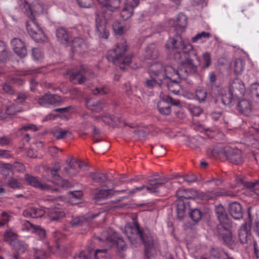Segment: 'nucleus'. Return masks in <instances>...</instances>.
Returning a JSON list of instances; mask_svg holds the SVG:
<instances>
[{"instance_id": "31", "label": "nucleus", "mask_w": 259, "mask_h": 259, "mask_svg": "<svg viewBox=\"0 0 259 259\" xmlns=\"http://www.w3.org/2000/svg\"><path fill=\"white\" fill-rule=\"evenodd\" d=\"M126 5L127 6L122 9L120 13L121 17L124 20H126L132 17L134 12V8L136 7L132 6V4L128 2V0H126Z\"/></svg>"}, {"instance_id": "33", "label": "nucleus", "mask_w": 259, "mask_h": 259, "mask_svg": "<svg viewBox=\"0 0 259 259\" xmlns=\"http://www.w3.org/2000/svg\"><path fill=\"white\" fill-rule=\"evenodd\" d=\"M77 161L73 159L70 160L69 162L68 167H65L64 168L63 172L65 175H68L70 177L75 176L77 175L78 171L75 169V164H76Z\"/></svg>"}, {"instance_id": "13", "label": "nucleus", "mask_w": 259, "mask_h": 259, "mask_svg": "<svg viewBox=\"0 0 259 259\" xmlns=\"http://www.w3.org/2000/svg\"><path fill=\"white\" fill-rule=\"evenodd\" d=\"M237 194L236 193L231 191H227L224 189L214 190L208 191L205 193L203 192V197H202V200H207L222 196H230L231 197H234Z\"/></svg>"}, {"instance_id": "26", "label": "nucleus", "mask_w": 259, "mask_h": 259, "mask_svg": "<svg viewBox=\"0 0 259 259\" xmlns=\"http://www.w3.org/2000/svg\"><path fill=\"white\" fill-rule=\"evenodd\" d=\"M145 56L147 59H155L158 58L159 51L154 44H150L147 47Z\"/></svg>"}, {"instance_id": "47", "label": "nucleus", "mask_w": 259, "mask_h": 259, "mask_svg": "<svg viewBox=\"0 0 259 259\" xmlns=\"http://www.w3.org/2000/svg\"><path fill=\"white\" fill-rule=\"evenodd\" d=\"M250 91L253 98L259 99V84L258 83H252L250 86Z\"/></svg>"}, {"instance_id": "63", "label": "nucleus", "mask_w": 259, "mask_h": 259, "mask_svg": "<svg viewBox=\"0 0 259 259\" xmlns=\"http://www.w3.org/2000/svg\"><path fill=\"white\" fill-rule=\"evenodd\" d=\"M3 90L6 93L9 94L10 95H13L14 93V91L12 87L7 83L3 84Z\"/></svg>"}, {"instance_id": "30", "label": "nucleus", "mask_w": 259, "mask_h": 259, "mask_svg": "<svg viewBox=\"0 0 259 259\" xmlns=\"http://www.w3.org/2000/svg\"><path fill=\"white\" fill-rule=\"evenodd\" d=\"M86 105L88 108L96 112L101 111L105 107V103L101 101H92L89 100L87 101Z\"/></svg>"}, {"instance_id": "3", "label": "nucleus", "mask_w": 259, "mask_h": 259, "mask_svg": "<svg viewBox=\"0 0 259 259\" xmlns=\"http://www.w3.org/2000/svg\"><path fill=\"white\" fill-rule=\"evenodd\" d=\"M18 4L20 9L29 18L26 23V28L29 35L36 42L45 41L46 39V35L36 22L30 5L25 0H19Z\"/></svg>"}, {"instance_id": "42", "label": "nucleus", "mask_w": 259, "mask_h": 259, "mask_svg": "<svg viewBox=\"0 0 259 259\" xmlns=\"http://www.w3.org/2000/svg\"><path fill=\"white\" fill-rule=\"evenodd\" d=\"M113 29L116 34L121 35L128 29V27L126 28L120 22L116 21L113 24Z\"/></svg>"}, {"instance_id": "45", "label": "nucleus", "mask_w": 259, "mask_h": 259, "mask_svg": "<svg viewBox=\"0 0 259 259\" xmlns=\"http://www.w3.org/2000/svg\"><path fill=\"white\" fill-rule=\"evenodd\" d=\"M210 33L205 31H202L197 33L195 36L192 38L193 42H196L199 40H203V39H208L210 37Z\"/></svg>"}, {"instance_id": "59", "label": "nucleus", "mask_w": 259, "mask_h": 259, "mask_svg": "<svg viewBox=\"0 0 259 259\" xmlns=\"http://www.w3.org/2000/svg\"><path fill=\"white\" fill-rule=\"evenodd\" d=\"M20 131H27L28 130H31L32 131H37L38 130V128L37 126L33 124H28L27 125H22L19 128Z\"/></svg>"}, {"instance_id": "62", "label": "nucleus", "mask_w": 259, "mask_h": 259, "mask_svg": "<svg viewBox=\"0 0 259 259\" xmlns=\"http://www.w3.org/2000/svg\"><path fill=\"white\" fill-rule=\"evenodd\" d=\"M11 141V138L9 136H3L0 137V145L2 146L8 145Z\"/></svg>"}, {"instance_id": "24", "label": "nucleus", "mask_w": 259, "mask_h": 259, "mask_svg": "<svg viewBox=\"0 0 259 259\" xmlns=\"http://www.w3.org/2000/svg\"><path fill=\"white\" fill-rule=\"evenodd\" d=\"M87 75V72L83 74L80 72H75L70 75V79L74 84H82L85 81Z\"/></svg>"}, {"instance_id": "22", "label": "nucleus", "mask_w": 259, "mask_h": 259, "mask_svg": "<svg viewBox=\"0 0 259 259\" xmlns=\"http://www.w3.org/2000/svg\"><path fill=\"white\" fill-rule=\"evenodd\" d=\"M237 110L240 113L248 115L251 110L250 102L245 99L240 100L237 104Z\"/></svg>"}, {"instance_id": "40", "label": "nucleus", "mask_w": 259, "mask_h": 259, "mask_svg": "<svg viewBox=\"0 0 259 259\" xmlns=\"http://www.w3.org/2000/svg\"><path fill=\"white\" fill-rule=\"evenodd\" d=\"M7 185L10 188L15 190L22 189L24 188L23 184L17 179L14 178H11L9 180Z\"/></svg>"}, {"instance_id": "18", "label": "nucleus", "mask_w": 259, "mask_h": 259, "mask_svg": "<svg viewBox=\"0 0 259 259\" xmlns=\"http://www.w3.org/2000/svg\"><path fill=\"white\" fill-rule=\"evenodd\" d=\"M115 191L112 189L100 190L95 193L93 199L95 201V203L98 204H101L100 203L101 201L110 198L114 194Z\"/></svg>"}, {"instance_id": "64", "label": "nucleus", "mask_w": 259, "mask_h": 259, "mask_svg": "<svg viewBox=\"0 0 259 259\" xmlns=\"http://www.w3.org/2000/svg\"><path fill=\"white\" fill-rule=\"evenodd\" d=\"M12 156L11 152L8 150L0 149V158H8Z\"/></svg>"}, {"instance_id": "56", "label": "nucleus", "mask_w": 259, "mask_h": 259, "mask_svg": "<svg viewBox=\"0 0 259 259\" xmlns=\"http://www.w3.org/2000/svg\"><path fill=\"white\" fill-rule=\"evenodd\" d=\"M77 3L80 7L85 8H90L93 3V0H77Z\"/></svg>"}, {"instance_id": "54", "label": "nucleus", "mask_w": 259, "mask_h": 259, "mask_svg": "<svg viewBox=\"0 0 259 259\" xmlns=\"http://www.w3.org/2000/svg\"><path fill=\"white\" fill-rule=\"evenodd\" d=\"M204 68L208 67L211 64L210 55L208 52H205L202 55Z\"/></svg>"}, {"instance_id": "2", "label": "nucleus", "mask_w": 259, "mask_h": 259, "mask_svg": "<svg viewBox=\"0 0 259 259\" xmlns=\"http://www.w3.org/2000/svg\"><path fill=\"white\" fill-rule=\"evenodd\" d=\"M124 233L133 244L141 241L144 244L145 252L149 256V253L153 248V239L149 230L142 229L137 223H135L133 226H126Z\"/></svg>"}, {"instance_id": "52", "label": "nucleus", "mask_w": 259, "mask_h": 259, "mask_svg": "<svg viewBox=\"0 0 259 259\" xmlns=\"http://www.w3.org/2000/svg\"><path fill=\"white\" fill-rule=\"evenodd\" d=\"M32 57L34 61H39L42 58L43 54L40 50L33 48L32 49Z\"/></svg>"}, {"instance_id": "28", "label": "nucleus", "mask_w": 259, "mask_h": 259, "mask_svg": "<svg viewBox=\"0 0 259 259\" xmlns=\"http://www.w3.org/2000/svg\"><path fill=\"white\" fill-rule=\"evenodd\" d=\"M11 245L14 249L19 254H23L28 250V245L24 242L14 240L11 242Z\"/></svg>"}, {"instance_id": "55", "label": "nucleus", "mask_w": 259, "mask_h": 259, "mask_svg": "<svg viewBox=\"0 0 259 259\" xmlns=\"http://www.w3.org/2000/svg\"><path fill=\"white\" fill-rule=\"evenodd\" d=\"M189 110L192 115L196 116L200 115L202 112V109L200 107L194 105L190 106Z\"/></svg>"}, {"instance_id": "50", "label": "nucleus", "mask_w": 259, "mask_h": 259, "mask_svg": "<svg viewBox=\"0 0 259 259\" xmlns=\"http://www.w3.org/2000/svg\"><path fill=\"white\" fill-rule=\"evenodd\" d=\"M37 101L40 105L46 107H49V94H46L41 97H39Z\"/></svg>"}, {"instance_id": "8", "label": "nucleus", "mask_w": 259, "mask_h": 259, "mask_svg": "<svg viewBox=\"0 0 259 259\" xmlns=\"http://www.w3.org/2000/svg\"><path fill=\"white\" fill-rule=\"evenodd\" d=\"M119 4L114 1L107 2L102 6V12L99 14L102 19L108 22L112 19L114 12L119 7Z\"/></svg>"}, {"instance_id": "11", "label": "nucleus", "mask_w": 259, "mask_h": 259, "mask_svg": "<svg viewBox=\"0 0 259 259\" xmlns=\"http://www.w3.org/2000/svg\"><path fill=\"white\" fill-rule=\"evenodd\" d=\"M24 178L27 183L33 187L39 188L43 191L51 192L58 191L57 189H53L49 185L41 183L38 177L31 176L28 174H26Z\"/></svg>"}, {"instance_id": "49", "label": "nucleus", "mask_w": 259, "mask_h": 259, "mask_svg": "<svg viewBox=\"0 0 259 259\" xmlns=\"http://www.w3.org/2000/svg\"><path fill=\"white\" fill-rule=\"evenodd\" d=\"M11 216L6 212L3 211L1 213L0 219V227L4 226L10 220Z\"/></svg>"}, {"instance_id": "23", "label": "nucleus", "mask_w": 259, "mask_h": 259, "mask_svg": "<svg viewBox=\"0 0 259 259\" xmlns=\"http://www.w3.org/2000/svg\"><path fill=\"white\" fill-rule=\"evenodd\" d=\"M24 225L26 226L28 230H32V231L39 236L40 239L46 237V231L39 226H36L29 221H25Z\"/></svg>"}, {"instance_id": "44", "label": "nucleus", "mask_w": 259, "mask_h": 259, "mask_svg": "<svg viewBox=\"0 0 259 259\" xmlns=\"http://www.w3.org/2000/svg\"><path fill=\"white\" fill-rule=\"evenodd\" d=\"M190 217L192 220L195 222H198L201 219L202 215L200 210L198 209H194L192 210L190 212Z\"/></svg>"}, {"instance_id": "6", "label": "nucleus", "mask_w": 259, "mask_h": 259, "mask_svg": "<svg viewBox=\"0 0 259 259\" xmlns=\"http://www.w3.org/2000/svg\"><path fill=\"white\" fill-rule=\"evenodd\" d=\"M167 182L166 179L152 178L148 180L147 185H143L140 187H136L130 191V195H133L135 192L145 190L149 193L155 194H164L166 192V189L164 186Z\"/></svg>"}, {"instance_id": "12", "label": "nucleus", "mask_w": 259, "mask_h": 259, "mask_svg": "<svg viewBox=\"0 0 259 259\" xmlns=\"http://www.w3.org/2000/svg\"><path fill=\"white\" fill-rule=\"evenodd\" d=\"M89 47L87 40L80 36L75 37L71 40V49L74 53H84L88 51Z\"/></svg>"}, {"instance_id": "19", "label": "nucleus", "mask_w": 259, "mask_h": 259, "mask_svg": "<svg viewBox=\"0 0 259 259\" xmlns=\"http://www.w3.org/2000/svg\"><path fill=\"white\" fill-rule=\"evenodd\" d=\"M56 35L57 40L62 45L67 47L70 42V35L68 31L63 27H60L56 30Z\"/></svg>"}, {"instance_id": "25", "label": "nucleus", "mask_w": 259, "mask_h": 259, "mask_svg": "<svg viewBox=\"0 0 259 259\" xmlns=\"http://www.w3.org/2000/svg\"><path fill=\"white\" fill-rule=\"evenodd\" d=\"M161 100L157 103V108L159 112L165 115H168L171 113V108L167 102L164 101V97L160 96Z\"/></svg>"}, {"instance_id": "9", "label": "nucleus", "mask_w": 259, "mask_h": 259, "mask_svg": "<svg viewBox=\"0 0 259 259\" xmlns=\"http://www.w3.org/2000/svg\"><path fill=\"white\" fill-rule=\"evenodd\" d=\"M215 213L218 220L220 222L219 228H223L224 230H228L232 225L231 221L229 220L224 207L221 205H218L215 207Z\"/></svg>"}, {"instance_id": "58", "label": "nucleus", "mask_w": 259, "mask_h": 259, "mask_svg": "<svg viewBox=\"0 0 259 259\" xmlns=\"http://www.w3.org/2000/svg\"><path fill=\"white\" fill-rule=\"evenodd\" d=\"M55 184L64 188H68L70 186L69 181L66 180L62 179L61 178H60Z\"/></svg>"}, {"instance_id": "37", "label": "nucleus", "mask_w": 259, "mask_h": 259, "mask_svg": "<svg viewBox=\"0 0 259 259\" xmlns=\"http://www.w3.org/2000/svg\"><path fill=\"white\" fill-rule=\"evenodd\" d=\"M49 107L51 106H56L61 105L63 102L61 97L56 94H49Z\"/></svg>"}, {"instance_id": "38", "label": "nucleus", "mask_w": 259, "mask_h": 259, "mask_svg": "<svg viewBox=\"0 0 259 259\" xmlns=\"http://www.w3.org/2000/svg\"><path fill=\"white\" fill-rule=\"evenodd\" d=\"M9 57L8 52L6 44L0 41V62L6 61Z\"/></svg>"}, {"instance_id": "39", "label": "nucleus", "mask_w": 259, "mask_h": 259, "mask_svg": "<svg viewBox=\"0 0 259 259\" xmlns=\"http://www.w3.org/2000/svg\"><path fill=\"white\" fill-rule=\"evenodd\" d=\"M195 95L196 99L200 103H203L207 98V93L204 89L199 88L196 90Z\"/></svg>"}, {"instance_id": "57", "label": "nucleus", "mask_w": 259, "mask_h": 259, "mask_svg": "<svg viewBox=\"0 0 259 259\" xmlns=\"http://www.w3.org/2000/svg\"><path fill=\"white\" fill-rule=\"evenodd\" d=\"M16 236V234L11 231H6L5 233V235H4V237H5V240L7 241H10L11 240V242L13 241V240H14V238H15Z\"/></svg>"}, {"instance_id": "21", "label": "nucleus", "mask_w": 259, "mask_h": 259, "mask_svg": "<svg viewBox=\"0 0 259 259\" xmlns=\"http://www.w3.org/2000/svg\"><path fill=\"white\" fill-rule=\"evenodd\" d=\"M45 213V211L42 208L33 207L24 210L23 215L26 218H38L42 217Z\"/></svg>"}, {"instance_id": "20", "label": "nucleus", "mask_w": 259, "mask_h": 259, "mask_svg": "<svg viewBox=\"0 0 259 259\" xmlns=\"http://www.w3.org/2000/svg\"><path fill=\"white\" fill-rule=\"evenodd\" d=\"M239 238L240 242L243 244L247 243L248 240L251 238V232L250 227L246 223H243L240 227L238 233Z\"/></svg>"}, {"instance_id": "36", "label": "nucleus", "mask_w": 259, "mask_h": 259, "mask_svg": "<svg viewBox=\"0 0 259 259\" xmlns=\"http://www.w3.org/2000/svg\"><path fill=\"white\" fill-rule=\"evenodd\" d=\"M22 111V109L13 103H8L5 109V113L8 115H14Z\"/></svg>"}, {"instance_id": "32", "label": "nucleus", "mask_w": 259, "mask_h": 259, "mask_svg": "<svg viewBox=\"0 0 259 259\" xmlns=\"http://www.w3.org/2000/svg\"><path fill=\"white\" fill-rule=\"evenodd\" d=\"M232 88L236 95H243L245 92V87L243 82L236 79L233 82Z\"/></svg>"}, {"instance_id": "48", "label": "nucleus", "mask_w": 259, "mask_h": 259, "mask_svg": "<svg viewBox=\"0 0 259 259\" xmlns=\"http://www.w3.org/2000/svg\"><path fill=\"white\" fill-rule=\"evenodd\" d=\"M29 97V94L27 92H19L17 94L15 101L19 103H23Z\"/></svg>"}, {"instance_id": "61", "label": "nucleus", "mask_w": 259, "mask_h": 259, "mask_svg": "<svg viewBox=\"0 0 259 259\" xmlns=\"http://www.w3.org/2000/svg\"><path fill=\"white\" fill-rule=\"evenodd\" d=\"M34 250V259H45L46 253L41 250H37L35 248Z\"/></svg>"}, {"instance_id": "46", "label": "nucleus", "mask_w": 259, "mask_h": 259, "mask_svg": "<svg viewBox=\"0 0 259 259\" xmlns=\"http://www.w3.org/2000/svg\"><path fill=\"white\" fill-rule=\"evenodd\" d=\"M244 68L243 61L240 59H236L234 62V71L236 74H240Z\"/></svg>"}, {"instance_id": "51", "label": "nucleus", "mask_w": 259, "mask_h": 259, "mask_svg": "<svg viewBox=\"0 0 259 259\" xmlns=\"http://www.w3.org/2000/svg\"><path fill=\"white\" fill-rule=\"evenodd\" d=\"M157 80L158 79L155 78V77H150V78L148 79L146 81V86L149 88H152L156 85H160L162 84H164V83H162V82L158 81Z\"/></svg>"}, {"instance_id": "35", "label": "nucleus", "mask_w": 259, "mask_h": 259, "mask_svg": "<svg viewBox=\"0 0 259 259\" xmlns=\"http://www.w3.org/2000/svg\"><path fill=\"white\" fill-rule=\"evenodd\" d=\"M90 176L95 183H103L106 182L108 179L107 176L105 174L101 172H91Z\"/></svg>"}, {"instance_id": "15", "label": "nucleus", "mask_w": 259, "mask_h": 259, "mask_svg": "<svg viewBox=\"0 0 259 259\" xmlns=\"http://www.w3.org/2000/svg\"><path fill=\"white\" fill-rule=\"evenodd\" d=\"M227 159L234 164H238L242 162L241 152L238 149H227L224 151Z\"/></svg>"}, {"instance_id": "60", "label": "nucleus", "mask_w": 259, "mask_h": 259, "mask_svg": "<svg viewBox=\"0 0 259 259\" xmlns=\"http://www.w3.org/2000/svg\"><path fill=\"white\" fill-rule=\"evenodd\" d=\"M83 219L82 217H77L73 218L70 222L72 226H77L81 225L83 222Z\"/></svg>"}, {"instance_id": "10", "label": "nucleus", "mask_w": 259, "mask_h": 259, "mask_svg": "<svg viewBox=\"0 0 259 259\" xmlns=\"http://www.w3.org/2000/svg\"><path fill=\"white\" fill-rule=\"evenodd\" d=\"M96 33L100 38H107L109 35L107 22L102 19L99 13L96 14Z\"/></svg>"}, {"instance_id": "7", "label": "nucleus", "mask_w": 259, "mask_h": 259, "mask_svg": "<svg viewBox=\"0 0 259 259\" xmlns=\"http://www.w3.org/2000/svg\"><path fill=\"white\" fill-rule=\"evenodd\" d=\"M103 238L108 242H112L116 244L117 251L120 256H123L121 252L126 249L127 246L123 239L120 237L119 234L113 230L109 229L103 233Z\"/></svg>"}, {"instance_id": "17", "label": "nucleus", "mask_w": 259, "mask_h": 259, "mask_svg": "<svg viewBox=\"0 0 259 259\" xmlns=\"http://www.w3.org/2000/svg\"><path fill=\"white\" fill-rule=\"evenodd\" d=\"M229 212L232 217L236 220L243 217V210L241 204L237 202H233L229 205Z\"/></svg>"}, {"instance_id": "34", "label": "nucleus", "mask_w": 259, "mask_h": 259, "mask_svg": "<svg viewBox=\"0 0 259 259\" xmlns=\"http://www.w3.org/2000/svg\"><path fill=\"white\" fill-rule=\"evenodd\" d=\"M52 134L57 139H64L71 133L68 130H63L60 127H55L52 131Z\"/></svg>"}, {"instance_id": "1", "label": "nucleus", "mask_w": 259, "mask_h": 259, "mask_svg": "<svg viewBox=\"0 0 259 259\" xmlns=\"http://www.w3.org/2000/svg\"><path fill=\"white\" fill-rule=\"evenodd\" d=\"M166 46L168 49L175 50L177 52L174 57L175 59L180 60L181 65L176 70L171 66H164L161 63L155 62L150 66L149 73L151 77H155L158 81L162 82L170 90V83L167 80L178 83L181 80L185 79L190 73L197 71V66L194 65L191 57H195L199 63L200 60L189 41L182 40L180 34H177L175 37L170 38Z\"/></svg>"}, {"instance_id": "27", "label": "nucleus", "mask_w": 259, "mask_h": 259, "mask_svg": "<svg viewBox=\"0 0 259 259\" xmlns=\"http://www.w3.org/2000/svg\"><path fill=\"white\" fill-rule=\"evenodd\" d=\"M240 181L245 188L250 191L253 192L259 196V180L255 182H250L244 181L243 179H240Z\"/></svg>"}, {"instance_id": "29", "label": "nucleus", "mask_w": 259, "mask_h": 259, "mask_svg": "<svg viewBox=\"0 0 259 259\" xmlns=\"http://www.w3.org/2000/svg\"><path fill=\"white\" fill-rule=\"evenodd\" d=\"M187 18L184 14H179L177 18L176 29L179 31H184L187 26Z\"/></svg>"}, {"instance_id": "41", "label": "nucleus", "mask_w": 259, "mask_h": 259, "mask_svg": "<svg viewBox=\"0 0 259 259\" xmlns=\"http://www.w3.org/2000/svg\"><path fill=\"white\" fill-rule=\"evenodd\" d=\"M233 100V92L229 91L222 95L221 97L222 103L225 106H230Z\"/></svg>"}, {"instance_id": "5", "label": "nucleus", "mask_w": 259, "mask_h": 259, "mask_svg": "<svg viewBox=\"0 0 259 259\" xmlns=\"http://www.w3.org/2000/svg\"><path fill=\"white\" fill-rule=\"evenodd\" d=\"M178 199L177 200V214L180 219H182L189 206L187 205L185 199H200L202 200L203 192H199L194 189L180 190L177 191Z\"/></svg>"}, {"instance_id": "43", "label": "nucleus", "mask_w": 259, "mask_h": 259, "mask_svg": "<svg viewBox=\"0 0 259 259\" xmlns=\"http://www.w3.org/2000/svg\"><path fill=\"white\" fill-rule=\"evenodd\" d=\"M64 216V213L62 211L52 209L49 211V217L51 221H58Z\"/></svg>"}, {"instance_id": "53", "label": "nucleus", "mask_w": 259, "mask_h": 259, "mask_svg": "<svg viewBox=\"0 0 259 259\" xmlns=\"http://www.w3.org/2000/svg\"><path fill=\"white\" fill-rule=\"evenodd\" d=\"M94 95H105L108 93V89L103 87H95L91 89Z\"/></svg>"}, {"instance_id": "16", "label": "nucleus", "mask_w": 259, "mask_h": 259, "mask_svg": "<svg viewBox=\"0 0 259 259\" xmlns=\"http://www.w3.org/2000/svg\"><path fill=\"white\" fill-rule=\"evenodd\" d=\"M60 167L55 166L51 169L48 168L46 170V173L42 175V178L48 182L55 183L60 177L58 174Z\"/></svg>"}, {"instance_id": "4", "label": "nucleus", "mask_w": 259, "mask_h": 259, "mask_svg": "<svg viewBox=\"0 0 259 259\" xmlns=\"http://www.w3.org/2000/svg\"><path fill=\"white\" fill-rule=\"evenodd\" d=\"M127 49L126 42L122 39L118 42L115 48L108 51L107 58L115 65L119 66L121 69H124L131 62L132 57L125 56V52Z\"/></svg>"}, {"instance_id": "14", "label": "nucleus", "mask_w": 259, "mask_h": 259, "mask_svg": "<svg viewBox=\"0 0 259 259\" xmlns=\"http://www.w3.org/2000/svg\"><path fill=\"white\" fill-rule=\"evenodd\" d=\"M15 53L21 58L27 55L26 46L24 41L19 38H14L11 41Z\"/></svg>"}]
</instances>
